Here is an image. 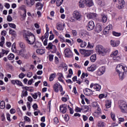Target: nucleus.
I'll use <instances>...</instances> for the list:
<instances>
[{
  "label": "nucleus",
  "mask_w": 127,
  "mask_h": 127,
  "mask_svg": "<svg viewBox=\"0 0 127 127\" xmlns=\"http://www.w3.org/2000/svg\"><path fill=\"white\" fill-rule=\"evenodd\" d=\"M23 37L28 44L33 45L35 42V36L31 33H24Z\"/></svg>",
  "instance_id": "nucleus-1"
},
{
  "label": "nucleus",
  "mask_w": 127,
  "mask_h": 127,
  "mask_svg": "<svg viewBox=\"0 0 127 127\" xmlns=\"http://www.w3.org/2000/svg\"><path fill=\"white\" fill-rule=\"evenodd\" d=\"M116 71L119 74V77L123 80L124 79L125 72H127V67H125L122 64H118L116 67Z\"/></svg>",
  "instance_id": "nucleus-2"
},
{
  "label": "nucleus",
  "mask_w": 127,
  "mask_h": 127,
  "mask_svg": "<svg viewBox=\"0 0 127 127\" xmlns=\"http://www.w3.org/2000/svg\"><path fill=\"white\" fill-rule=\"evenodd\" d=\"M96 50L97 52L98 53V54L102 55V56H105V55H106V53L108 52V50L105 49V48L101 45H99L96 46Z\"/></svg>",
  "instance_id": "nucleus-3"
},
{
  "label": "nucleus",
  "mask_w": 127,
  "mask_h": 127,
  "mask_svg": "<svg viewBox=\"0 0 127 127\" xmlns=\"http://www.w3.org/2000/svg\"><path fill=\"white\" fill-rule=\"evenodd\" d=\"M122 113L124 114L127 113V104L126 101L121 100L119 105Z\"/></svg>",
  "instance_id": "nucleus-4"
},
{
  "label": "nucleus",
  "mask_w": 127,
  "mask_h": 127,
  "mask_svg": "<svg viewBox=\"0 0 127 127\" xmlns=\"http://www.w3.org/2000/svg\"><path fill=\"white\" fill-rule=\"evenodd\" d=\"M72 15H73V18L75 20H78V21L81 20V17L82 16V15H81V13H80V12L78 11H74L73 12Z\"/></svg>",
  "instance_id": "nucleus-5"
},
{
  "label": "nucleus",
  "mask_w": 127,
  "mask_h": 127,
  "mask_svg": "<svg viewBox=\"0 0 127 127\" xmlns=\"http://www.w3.org/2000/svg\"><path fill=\"white\" fill-rule=\"evenodd\" d=\"M64 54L65 57H67V58L73 57V53H72V51L69 48H66L64 50Z\"/></svg>",
  "instance_id": "nucleus-6"
},
{
  "label": "nucleus",
  "mask_w": 127,
  "mask_h": 127,
  "mask_svg": "<svg viewBox=\"0 0 127 127\" xmlns=\"http://www.w3.org/2000/svg\"><path fill=\"white\" fill-rule=\"evenodd\" d=\"M58 88H59V89H58ZM53 88L54 91H56V93H58V92H59V90L60 92H62V91H63V88L62 87V85H60V83L55 84L53 86Z\"/></svg>",
  "instance_id": "nucleus-7"
},
{
  "label": "nucleus",
  "mask_w": 127,
  "mask_h": 127,
  "mask_svg": "<svg viewBox=\"0 0 127 127\" xmlns=\"http://www.w3.org/2000/svg\"><path fill=\"white\" fill-rule=\"evenodd\" d=\"M46 48V49H49V50L53 49L54 52H56V51H57V48H56V46L53 45L52 43H49Z\"/></svg>",
  "instance_id": "nucleus-8"
},
{
  "label": "nucleus",
  "mask_w": 127,
  "mask_h": 127,
  "mask_svg": "<svg viewBox=\"0 0 127 127\" xmlns=\"http://www.w3.org/2000/svg\"><path fill=\"white\" fill-rule=\"evenodd\" d=\"M105 71H106L105 66L100 67L96 71V74L97 75H98V76H102V75L105 73Z\"/></svg>",
  "instance_id": "nucleus-9"
},
{
  "label": "nucleus",
  "mask_w": 127,
  "mask_h": 127,
  "mask_svg": "<svg viewBox=\"0 0 127 127\" xmlns=\"http://www.w3.org/2000/svg\"><path fill=\"white\" fill-rule=\"evenodd\" d=\"M87 30L91 31L95 28V24L93 21H90L88 23V26L86 27Z\"/></svg>",
  "instance_id": "nucleus-10"
},
{
  "label": "nucleus",
  "mask_w": 127,
  "mask_h": 127,
  "mask_svg": "<svg viewBox=\"0 0 127 127\" xmlns=\"http://www.w3.org/2000/svg\"><path fill=\"white\" fill-rule=\"evenodd\" d=\"M67 104H63L60 106V112L62 114H65L67 112Z\"/></svg>",
  "instance_id": "nucleus-11"
},
{
  "label": "nucleus",
  "mask_w": 127,
  "mask_h": 127,
  "mask_svg": "<svg viewBox=\"0 0 127 127\" xmlns=\"http://www.w3.org/2000/svg\"><path fill=\"white\" fill-rule=\"evenodd\" d=\"M83 3L86 6H92L94 5V3L93 2V0H83Z\"/></svg>",
  "instance_id": "nucleus-12"
},
{
  "label": "nucleus",
  "mask_w": 127,
  "mask_h": 127,
  "mask_svg": "<svg viewBox=\"0 0 127 127\" xmlns=\"http://www.w3.org/2000/svg\"><path fill=\"white\" fill-rule=\"evenodd\" d=\"M20 8L24 10V13L21 15L22 20H24L26 17V9H25V6L22 5L20 7Z\"/></svg>",
  "instance_id": "nucleus-13"
},
{
  "label": "nucleus",
  "mask_w": 127,
  "mask_h": 127,
  "mask_svg": "<svg viewBox=\"0 0 127 127\" xmlns=\"http://www.w3.org/2000/svg\"><path fill=\"white\" fill-rule=\"evenodd\" d=\"M84 94L86 95V96H91V95H93V90L89 88H86Z\"/></svg>",
  "instance_id": "nucleus-14"
},
{
  "label": "nucleus",
  "mask_w": 127,
  "mask_h": 127,
  "mask_svg": "<svg viewBox=\"0 0 127 127\" xmlns=\"http://www.w3.org/2000/svg\"><path fill=\"white\" fill-rule=\"evenodd\" d=\"M26 50L25 49H21L20 50L19 54L22 57H23L24 58H27V56L26 54H24L25 53Z\"/></svg>",
  "instance_id": "nucleus-15"
},
{
  "label": "nucleus",
  "mask_w": 127,
  "mask_h": 127,
  "mask_svg": "<svg viewBox=\"0 0 127 127\" xmlns=\"http://www.w3.org/2000/svg\"><path fill=\"white\" fill-rule=\"evenodd\" d=\"M119 5H118L119 9H122L124 7L125 4V0H118Z\"/></svg>",
  "instance_id": "nucleus-16"
},
{
  "label": "nucleus",
  "mask_w": 127,
  "mask_h": 127,
  "mask_svg": "<svg viewBox=\"0 0 127 127\" xmlns=\"http://www.w3.org/2000/svg\"><path fill=\"white\" fill-rule=\"evenodd\" d=\"M102 111L101 110V108H100L99 107V106H98V108L97 110V111H95L94 113V116L95 117H96V118H99V115L101 114Z\"/></svg>",
  "instance_id": "nucleus-17"
},
{
  "label": "nucleus",
  "mask_w": 127,
  "mask_h": 127,
  "mask_svg": "<svg viewBox=\"0 0 127 127\" xmlns=\"http://www.w3.org/2000/svg\"><path fill=\"white\" fill-rule=\"evenodd\" d=\"M96 69H97V65H96V64H92L90 67L87 68L88 71H90L91 72L95 71Z\"/></svg>",
  "instance_id": "nucleus-18"
},
{
  "label": "nucleus",
  "mask_w": 127,
  "mask_h": 127,
  "mask_svg": "<svg viewBox=\"0 0 127 127\" xmlns=\"http://www.w3.org/2000/svg\"><path fill=\"white\" fill-rule=\"evenodd\" d=\"M111 44L113 47H116V46H119V45H120V41H111Z\"/></svg>",
  "instance_id": "nucleus-19"
},
{
  "label": "nucleus",
  "mask_w": 127,
  "mask_h": 127,
  "mask_svg": "<svg viewBox=\"0 0 127 127\" xmlns=\"http://www.w3.org/2000/svg\"><path fill=\"white\" fill-rule=\"evenodd\" d=\"M43 4L40 2H38L36 4V7H37L38 10H41L43 8Z\"/></svg>",
  "instance_id": "nucleus-20"
},
{
  "label": "nucleus",
  "mask_w": 127,
  "mask_h": 127,
  "mask_svg": "<svg viewBox=\"0 0 127 127\" xmlns=\"http://www.w3.org/2000/svg\"><path fill=\"white\" fill-rule=\"evenodd\" d=\"M112 28L113 26L111 25H109L104 29V32H109V31H112Z\"/></svg>",
  "instance_id": "nucleus-21"
},
{
  "label": "nucleus",
  "mask_w": 127,
  "mask_h": 127,
  "mask_svg": "<svg viewBox=\"0 0 127 127\" xmlns=\"http://www.w3.org/2000/svg\"><path fill=\"white\" fill-rule=\"evenodd\" d=\"M97 17V14L95 13H90L87 15L88 18H95Z\"/></svg>",
  "instance_id": "nucleus-22"
},
{
  "label": "nucleus",
  "mask_w": 127,
  "mask_h": 127,
  "mask_svg": "<svg viewBox=\"0 0 127 127\" xmlns=\"http://www.w3.org/2000/svg\"><path fill=\"white\" fill-rule=\"evenodd\" d=\"M105 106L107 109H110L112 107V101L111 100H107Z\"/></svg>",
  "instance_id": "nucleus-23"
},
{
  "label": "nucleus",
  "mask_w": 127,
  "mask_h": 127,
  "mask_svg": "<svg viewBox=\"0 0 127 127\" xmlns=\"http://www.w3.org/2000/svg\"><path fill=\"white\" fill-rule=\"evenodd\" d=\"M91 108V106H84L82 107V110H84V112L86 113Z\"/></svg>",
  "instance_id": "nucleus-24"
},
{
  "label": "nucleus",
  "mask_w": 127,
  "mask_h": 127,
  "mask_svg": "<svg viewBox=\"0 0 127 127\" xmlns=\"http://www.w3.org/2000/svg\"><path fill=\"white\" fill-rule=\"evenodd\" d=\"M49 36V33L46 32L44 36H42L41 37V40H42V41H43L44 39H47Z\"/></svg>",
  "instance_id": "nucleus-25"
},
{
  "label": "nucleus",
  "mask_w": 127,
  "mask_h": 127,
  "mask_svg": "<svg viewBox=\"0 0 127 127\" xmlns=\"http://www.w3.org/2000/svg\"><path fill=\"white\" fill-rule=\"evenodd\" d=\"M36 52L38 54H40V55H42V54H44V53H45V51H44V50L43 49H39L36 50Z\"/></svg>",
  "instance_id": "nucleus-26"
},
{
  "label": "nucleus",
  "mask_w": 127,
  "mask_h": 127,
  "mask_svg": "<svg viewBox=\"0 0 127 127\" xmlns=\"http://www.w3.org/2000/svg\"><path fill=\"white\" fill-rule=\"evenodd\" d=\"M97 4L100 5V6H104L105 5V2L103 0H99L97 2Z\"/></svg>",
  "instance_id": "nucleus-27"
},
{
  "label": "nucleus",
  "mask_w": 127,
  "mask_h": 127,
  "mask_svg": "<svg viewBox=\"0 0 127 127\" xmlns=\"http://www.w3.org/2000/svg\"><path fill=\"white\" fill-rule=\"evenodd\" d=\"M5 108V103L4 101H1L0 103V109H3Z\"/></svg>",
  "instance_id": "nucleus-28"
},
{
  "label": "nucleus",
  "mask_w": 127,
  "mask_h": 127,
  "mask_svg": "<svg viewBox=\"0 0 127 127\" xmlns=\"http://www.w3.org/2000/svg\"><path fill=\"white\" fill-rule=\"evenodd\" d=\"M92 53V51H88L86 50L85 54L84 55L85 57H88V56H90Z\"/></svg>",
  "instance_id": "nucleus-29"
},
{
  "label": "nucleus",
  "mask_w": 127,
  "mask_h": 127,
  "mask_svg": "<svg viewBox=\"0 0 127 127\" xmlns=\"http://www.w3.org/2000/svg\"><path fill=\"white\" fill-rule=\"evenodd\" d=\"M102 22H107V21L108 20V18L107 17V16L106 15H102Z\"/></svg>",
  "instance_id": "nucleus-30"
},
{
  "label": "nucleus",
  "mask_w": 127,
  "mask_h": 127,
  "mask_svg": "<svg viewBox=\"0 0 127 127\" xmlns=\"http://www.w3.org/2000/svg\"><path fill=\"white\" fill-rule=\"evenodd\" d=\"M19 45L20 47V48H22V49H25V44L22 42H19Z\"/></svg>",
  "instance_id": "nucleus-31"
},
{
  "label": "nucleus",
  "mask_w": 127,
  "mask_h": 127,
  "mask_svg": "<svg viewBox=\"0 0 127 127\" xmlns=\"http://www.w3.org/2000/svg\"><path fill=\"white\" fill-rule=\"evenodd\" d=\"M90 60L91 62H95L96 60H97V57H96V55H93L90 57Z\"/></svg>",
  "instance_id": "nucleus-32"
},
{
  "label": "nucleus",
  "mask_w": 127,
  "mask_h": 127,
  "mask_svg": "<svg viewBox=\"0 0 127 127\" xmlns=\"http://www.w3.org/2000/svg\"><path fill=\"white\" fill-rule=\"evenodd\" d=\"M57 74L56 73H53L50 76L49 80L51 82L53 80H54V78L56 77Z\"/></svg>",
  "instance_id": "nucleus-33"
},
{
  "label": "nucleus",
  "mask_w": 127,
  "mask_h": 127,
  "mask_svg": "<svg viewBox=\"0 0 127 127\" xmlns=\"http://www.w3.org/2000/svg\"><path fill=\"white\" fill-rule=\"evenodd\" d=\"M64 0H57L56 1V4L57 6H60L62 3H63Z\"/></svg>",
  "instance_id": "nucleus-34"
},
{
  "label": "nucleus",
  "mask_w": 127,
  "mask_h": 127,
  "mask_svg": "<svg viewBox=\"0 0 127 127\" xmlns=\"http://www.w3.org/2000/svg\"><path fill=\"white\" fill-rule=\"evenodd\" d=\"M25 0L27 5H28V6H29L30 7H31V6L33 5V4H34L35 3L34 1L31 0V3H29L28 1H27V0Z\"/></svg>",
  "instance_id": "nucleus-35"
},
{
  "label": "nucleus",
  "mask_w": 127,
  "mask_h": 127,
  "mask_svg": "<svg viewBox=\"0 0 127 127\" xmlns=\"http://www.w3.org/2000/svg\"><path fill=\"white\" fill-rule=\"evenodd\" d=\"M85 5H86V4H85V3H84L83 0L79 1V7H84Z\"/></svg>",
  "instance_id": "nucleus-36"
},
{
  "label": "nucleus",
  "mask_w": 127,
  "mask_h": 127,
  "mask_svg": "<svg viewBox=\"0 0 127 127\" xmlns=\"http://www.w3.org/2000/svg\"><path fill=\"white\" fill-rule=\"evenodd\" d=\"M94 89H96V91H100L101 90V85H99V84H95Z\"/></svg>",
  "instance_id": "nucleus-37"
},
{
  "label": "nucleus",
  "mask_w": 127,
  "mask_h": 127,
  "mask_svg": "<svg viewBox=\"0 0 127 127\" xmlns=\"http://www.w3.org/2000/svg\"><path fill=\"white\" fill-rule=\"evenodd\" d=\"M57 28L58 30H63V27L61 24H58Z\"/></svg>",
  "instance_id": "nucleus-38"
},
{
  "label": "nucleus",
  "mask_w": 127,
  "mask_h": 127,
  "mask_svg": "<svg viewBox=\"0 0 127 127\" xmlns=\"http://www.w3.org/2000/svg\"><path fill=\"white\" fill-rule=\"evenodd\" d=\"M14 58V55L12 54H10L8 56V60H12Z\"/></svg>",
  "instance_id": "nucleus-39"
},
{
  "label": "nucleus",
  "mask_w": 127,
  "mask_h": 127,
  "mask_svg": "<svg viewBox=\"0 0 127 127\" xmlns=\"http://www.w3.org/2000/svg\"><path fill=\"white\" fill-rule=\"evenodd\" d=\"M41 46V44H40V43L38 42L36 43L35 45L34 46V47H35V48H39V47H40Z\"/></svg>",
  "instance_id": "nucleus-40"
},
{
  "label": "nucleus",
  "mask_w": 127,
  "mask_h": 127,
  "mask_svg": "<svg viewBox=\"0 0 127 127\" xmlns=\"http://www.w3.org/2000/svg\"><path fill=\"white\" fill-rule=\"evenodd\" d=\"M27 95H28L27 91H23L22 92L21 97L23 98V97H26V96H27Z\"/></svg>",
  "instance_id": "nucleus-41"
},
{
  "label": "nucleus",
  "mask_w": 127,
  "mask_h": 127,
  "mask_svg": "<svg viewBox=\"0 0 127 127\" xmlns=\"http://www.w3.org/2000/svg\"><path fill=\"white\" fill-rule=\"evenodd\" d=\"M8 52H9V51H6L5 50L2 49L1 53L3 55V56L4 55V54H5V55H7V54H8Z\"/></svg>",
  "instance_id": "nucleus-42"
},
{
  "label": "nucleus",
  "mask_w": 127,
  "mask_h": 127,
  "mask_svg": "<svg viewBox=\"0 0 127 127\" xmlns=\"http://www.w3.org/2000/svg\"><path fill=\"white\" fill-rule=\"evenodd\" d=\"M96 29L97 32H101L102 31V26L99 25L96 28Z\"/></svg>",
  "instance_id": "nucleus-43"
},
{
  "label": "nucleus",
  "mask_w": 127,
  "mask_h": 127,
  "mask_svg": "<svg viewBox=\"0 0 127 127\" xmlns=\"http://www.w3.org/2000/svg\"><path fill=\"white\" fill-rule=\"evenodd\" d=\"M86 50L85 49H80L79 50V52L81 54H82V55H85V53H86Z\"/></svg>",
  "instance_id": "nucleus-44"
},
{
  "label": "nucleus",
  "mask_w": 127,
  "mask_h": 127,
  "mask_svg": "<svg viewBox=\"0 0 127 127\" xmlns=\"http://www.w3.org/2000/svg\"><path fill=\"white\" fill-rule=\"evenodd\" d=\"M59 39L61 41V42H65V39H64V37L63 36L60 35L59 36Z\"/></svg>",
  "instance_id": "nucleus-45"
},
{
  "label": "nucleus",
  "mask_w": 127,
  "mask_h": 127,
  "mask_svg": "<svg viewBox=\"0 0 127 127\" xmlns=\"http://www.w3.org/2000/svg\"><path fill=\"white\" fill-rule=\"evenodd\" d=\"M86 46H87V43L85 42H82L80 44V47H81L82 48L86 47Z\"/></svg>",
  "instance_id": "nucleus-46"
},
{
  "label": "nucleus",
  "mask_w": 127,
  "mask_h": 127,
  "mask_svg": "<svg viewBox=\"0 0 127 127\" xmlns=\"http://www.w3.org/2000/svg\"><path fill=\"white\" fill-rule=\"evenodd\" d=\"M92 108H96L98 106V103L97 102H94L92 103Z\"/></svg>",
  "instance_id": "nucleus-47"
},
{
  "label": "nucleus",
  "mask_w": 127,
  "mask_h": 127,
  "mask_svg": "<svg viewBox=\"0 0 127 127\" xmlns=\"http://www.w3.org/2000/svg\"><path fill=\"white\" fill-rule=\"evenodd\" d=\"M119 52L118 51H115L112 54H111V57H116L118 55Z\"/></svg>",
  "instance_id": "nucleus-48"
},
{
  "label": "nucleus",
  "mask_w": 127,
  "mask_h": 127,
  "mask_svg": "<svg viewBox=\"0 0 127 127\" xmlns=\"http://www.w3.org/2000/svg\"><path fill=\"white\" fill-rule=\"evenodd\" d=\"M16 85H18V86H23L22 83H21V81L18 80H16Z\"/></svg>",
  "instance_id": "nucleus-49"
},
{
  "label": "nucleus",
  "mask_w": 127,
  "mask_h": 127,
  "mask_svg": "<svg viewBox=\"0 0 127 127\" xmlns=\"http://www.w3.org/2000/svg\"><path fill=\"white\" fill-rule=\"evenodd\" d=\"M25 76L26 75L23 72H22L19 75V78H20V79H23V78H24Z\"/></svg>",
  "instance_id": "nucleus-50"
},
{
  "label": "nucleus",
  "mask_w": 127,
  "mask_h": 127,
  "mask_svg": "<svg viewBox=\"0 0 127 127\" xmlns=\"http://www.w3.org/2000/svg\"><path fill=\"white\" fill-rule=\"evenodd\" d=\"M8 24L9 27H12V28H15V27H16V25L13 23H9Z\"/></svg>",
  "instance_id": "nucleus-51"
},
{
  "label": "nucleus",
  "mask_w": 127,
  "mask_h": 127,
  "mask_svg": "<svg viewBox=\"0 0 127 127\" xmlns=\"http://www.w3.org/2000/svg\"><path fill=\"white\" fill-rule=\"evenodd\" d=\"M31 96H32L33 99H34L35 100H36V99H37V97H38L37 93H35L34 94H31Z\"/></svg>",
  "instance_id": "nucleus-52"
},
{
  "label": "nucleus",
  "mask_w": 127,
  "mask_h": 127,
  "mask_svg": "<svg viewBox=\"0 0 127 127\" xmlns=\"http://www.w3.org/2000/svg\"><path fill=\"white\" fill-rule=\"evenodd\" d=\"M7 20L9 22L12 21V17H11V15H8L7 17Z\"/></svg>",
  "instance_id": "nucleus-53"
},
{
  "label": "nucleus",
  "mask_w": 127,
  "mask_h": 127,
  "mask_svg": "<svg viewBox=\"0 0 127 127\" xmlns=\"http://www.w3.org/2000/svg\"><path fill=\"white\" fill-rule=\"evenodd\" d=\"M6 118L8 122H11V120L10 119V115L9 114L7 113L6 114Z\"/></svg>",
  "instance_id": "nucleus-54"
},
{
  "label": "nucleus",
  "mask_w": 127,
  "mask_h": 127,
  "mask_svg": "<svg viewBox=\"0 0 127 127\" xmlns=\"http://www.w3.org/2000/svg\"><path fill=\"white\" fill-rule=\"evenodd\" d=\"M113 33V35L114 36H121V33H118V32H113L112 33Z\"/></svg>",
  "instance_id": "nucleus-55"
},
{
  "label": "nucleus",
  "mask_w": 127,
  "mask_h": 127,
  "mask_svg": "<svg viewBox=\"0 0 127 127\" xmlns=\"http://www.w3.org/2000/svg\"><path fill=\"white\" fill-rule=\"evenodd\" d=\"M33 109H34V110L35 111H36V110H37V108H38V106L37 105V104L35 103L33 106Z\"/></svg>",
  "instance_id": "nucleus-56"
},
{
  "label": "nucleus",
  "mask_w": 127,
  "mask_h": 127,
  "mask_svg": "<svg viewBox=\"0 0 127 127\" xmlns=\"http://www.w3.org/2000/svg\"><path fill=\"white\" fill-rule=\"evenodd\" d=\"M54 57V56L53 55H50L49 56V59L50 61H53V58Z\"/></svg>",
  "instance_id": "nucleus-57"
},
{
  "label": "nucleus",
  "mask_w": 127,
  "mask_h": 127,
  "mask_svg": "<svg viewBox=\"0 0 127 127\" xmlns=\"http://www.w3.org/2000/svg\"><path fill=\"white\" fill-rule=\"evenodd\" d=\"M15 43H14L12 45L11 50L13 51V52H14L15 51Z\"/></svg>",
  "instance_id": "nucleus-58"
},
{
  "label": "nucleus",
  "mask_w": 127,
  "mask_h": 127,
  "mask_svg": "<svg viewBox=\"0 0 127 127\" xmlns=\"http://www.w3.org/2000/svg\"><path fill=\"white\" fill-rule=\"evenodd\" d=\"M111 118H112L113 121H116V118H115V114L111 113Z\"/></svg>",
  "instance_id": "nucleus-59"
},
{
  "label": "nucleus",
  "mask_w": 127,
  "mask_h": 127,
  "mask_svg": "<svg viewBox=\"0 0 127 127\" xmlns=\"http://www.w3.org/2000/svg\"><path fill=\"white\" fill-rule=\"evenodd\" d=\"M82 109H80V108L79 107H76L75 108V112H78V113H81V111H82Z\"/></svg>",
  "instance_id": "nucleus-60"
},
{
  "label": "nucleus",
  "mask_w": 127,
  "mask_h": 127,
  "mask_svg": "<svg viewBox=\"0 0 127 127\" xmlns=\"http://www.w3.org/2000/svg\"><path fill=\"white\" fill-rule=\"evenodd\" d=\"M64 120L66 122H68L69 121V116L65 115L64 116Z\"/></svg>",
  "instance_id": "nucleus-61"
},
{
  "label": "nucleus",
  "mask_w": 127,
  "mask_h": 127,
  "mask_svg": "<svg viewBox=\"0 0 127 127\" xmlns=\"http://www.w3.org/2000/svg\"><path fill=\"white\" fill-rule=\"evenodd\" d=\"M113 57V60H115V61H118V60H120V57L119 56L117 57Z\"/></svg>",
  "instance_id": "nucleus-62"
},
{
  "label": "nucleus",
  "mask_w": 127,
  "mask_h": 127,
  "mask_svg": "<svg viewBox=\"0 0 127 127\" xmlns=\"http://www.w3.org/2000/svg\"><path fill=\"white\" fill-rule=\"evenodd\" d=\"M79 35L80 37H85V36H86V34H85V33L84 32H80L79 33Z\"/></svg>",
  "instance_id": "nucleus-63"
},
{
  "label": "nucleus",
  "mask_w": 127,
  "mask_h": 127,
  "mask_svg": "<svg viewBox=\"0 0 127 127\" xmlns=\"http://www.w3.org/2000/svg\"><path fill=\"white\" fill-rule=\"evenodd\" d=\"M24 120H25L26 122H30V119H29L27 116H25Z\"/></svg>",
  "instance_id": "nucleus-64"
}]
</instances>
